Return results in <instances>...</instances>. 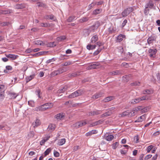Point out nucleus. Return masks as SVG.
<instances>
[{
    "instance_id": "42",
    "label": "nucleus",
    "mask_w": 160,
    "mask_h": 160,
    "mask_svg": "<svg viewBox=\"0 0 160 160\" xmlns=\"http://www.w3.org/2000/svg\"><path fill=\"white\" fill-rule=\"evenodd\" d=\"M77 97L78 96L76 95V93L75 92H74L70 94V95H68V98H73Z\"/></svg>"
},
{
    "instance_id": "32",
    "label": "nucleus",
    "mask_w": 160,
    "mask_h": 160,
    "mask_svg": "<svg viewBox=\"0 0 160 160\" xmlns=\"http://www.w3.org/2000/svg\"><path fill=\"white\" fill-rule=\"evenodd\" d=\"M104 48V47L100 48H98L96 51L93 53L94 56L97 55L99 54L101 51V50Z\"/></svg>"
},
{
    "instance_id": "39",
    "label": "nucleus",
    "mask_w": 160,
    "mask_h": 160,
    "mask_svg": "<svg viewBox=\"0 0 160 160\" xmlns=\"http://www.w3.org/2000/svg\"><path fill=\"white\" fill-rule=\"evenodd\" d=\"M47 45L48 47H53L56 46L54 42H48Z\"/></svg>"
},
{
    "instance_id": "25",
    "label": "nucleus",
    "mask_w": 160,
    "mask_h": 160,
    "mask_svg": "<svg viewBox=\"0 0 160 160\" xmlns=\"http://www.w3.org/2000/svg\"><path fill=\"white\" fill-rule=\"evenodd\" d=\"M142 109V106H139L134 108L133 109V112H134L136 114L138 111H140Z\"/></svg>"
},
{
    "instance_id": "2",
    "label": "nucleus",
    "mask_w": 160,
    "mask_h": 160,
    "mask_svg": "<svg viewBox=\"0 0 160 160\" xmlns=\"http://www.w3.org/2000/svg\"><path fill=\"white\" fill-rule=\"evenodd\" d=\"M133 8L132 7H129L125 9L122 13V17H126L130 13L133 11Z\"/></svg>"
},
{
    "instance_id": "61",
    "label": "nucleus",
    "mask_w": 160,
    "mask_h": 160,
    "mask_svg": "<svg viewBox=\"0 0 160 160\" xmlns=\"http://www.w3.org/2000/svg\"><path fill=\"white\" fill-rule=\"evenodd\" d=\"M72 64L71 62L68 61L65 62L64 64H62V66H66Z\"/></svg>"
},
{
    "instance_id": "55",
    "label": "nucleus",
    "mask_w": 160,
    "mask_h": 160,
    "mask_svg": "<svg viewBox=\"0 0 160 160\" xmlns=\"http://www.w3.org/2000/svg\"><path fill=\"white\" fill-rule=\"evenodd\" d=\"M40 26L42 27H46L50 26L49 25H48V24L47 23H42L40 24Z\"/></svg>"
},
{
    "instance_id": "4",
    "label": "nucleus",
    "mask_w": 160,
    "mask_h": 160,
    "mask_svg": "<svg viewBox=\"0 0 160 160\" xmlns=\"http://www.w3.org/2000/svg\"><path fill=\"white\" fill-rule=\"evenodd\" d=\"M0 87V101L2 100L4 98V86H1Z\"/></svg>"
},
{
    "instance_id": "20",
    "label": "nucleus",
    "mask_w": 160,
    "mask_h": 160,
    "mask_svg": "<svg viewBox=\"0 0 160 160\" xmlns=\"http://www.w3.org/2000/svg\"><path fill=\"white\" fill-rule=\"evenodd\" d=\"M99 64L98 62H96L95 63L91 64L89 66V68L90 69H94L97 68V67L99 66Z\"/></svg>"
},
{
    "instance_id": "48",
    "label": "nucleus",
    "mask_w": 160,
    "mask_h": 160,
    "mask_svg": "<svg viewBox=\"0 0 160 160\" xmlns=\"http://www.w3.org/2000/svg\"><path fill=\"white\" fill-rule=\"evenodd\" d=\"M58 69L59 70L60 74L64 72H66L67 70L66 68H59Z\"/></svg>"
},
{
    "instance_id": "38",
    "label": "nucleus",
    "mask_w": 160,
    "mask_h": 160,
    "mask_svg": "<svg viewBox=\"0 0 160 160\" xmlns=\"http://www.w3.org/2000/svg\"><path fill=\"white\" fill-rule=\"evenodd\" d=\"M114 138V136L112 135H108L106 136V140L108 141H110Z\"/></svg>"
},
{
    "instance_id": "22",
    "label": "nucleus",
    "mask_w": 160,
    "mask_h": 160,
    "mask_svg": "<svg viewBox=\"0 0 160 160\" xmlns=\"http://www.w3.org/2000/svg\"><path fill=\"white\" fill-rule=\"evenodd\" d=\"M97 133V131L95 130H92L89 132H87L86 134V136H90L93 134H95Z\"/></svg>"
},
{
    "instance_id": "27",
    "label": "nucleus",
    "mask_w": 160,
    "mask_h": 160,
    "mask_svg": "<svg viewBox=\"0 0 160 160\" xmlns=\"http://www.w3.org/2000/svg\"><path fill=\"white\" fill-rule=\"evenodd\" d=\"M35 75H30L29 76L27 77L26 78V81L27 83L28 82L31 80H32L34 77Z\"/></svg>"
},
{
    "instance_id": "29",
    "label": "nucleus",
    "mask_w": 160,
    "mask_h": 160,
    "mask_svg": "<svg viewBox=\"0 0 160 160\" xmlns=\"http://www.w3.org/2000/svg\"><path fill=\"white\" fill-rule=\"evenodd\" d=\"M65 142V138H62L58 140V144L59 145H62L64 144Z\"/></svg>"
},
{
    "instance_id": "12",
    "label": "nucleus",
    "mask_w": 160,
    "mask_h": 160,
    "mask_svg": "<svg viewBox=\"0 0 160 160\" xmlns=\"http://www.w3.org/2000/svg\"><path fill=\"white\" fill-rule=\"evenodd\" d=\"M157 50L156 49H150L148 50V52L149 53V56L150 57H153L154 56H155L157 53Z\"/></svg>"
},
{
    "instance_id": "30",
    "label": "nucleus",
    "mask_w": 160,
    "mask_h": 160,
    "mask_svg": "<svg viewBox=\"0 0 160 160\" xmlns=\"http://www.w3.org/2000/svg\"><path fill=\"white\" fill-rule=\"evenodd\" d=\"M102 11L101 9H98L94 10L93 12V14L94 15H97L100 13Z\"/></svg>"
},
{
    "instance_id": "36",
    "label": "nucleus",
    "mask_w": 160,
    "mask_h": 160,
    "mask_svg": "<svg viewBox=\"0 0 160 160\" xmlns=\"http://www.w3.org/2000/svg\"><path fill=\"white\" fill-rule=\"evenodd\" d=\"M54 17L53 15H46L44 16V18L46 19H50L51 20H53L54 19Z\"/></svg>"
},
{
    "instance_id": "23",
    "label": "nucleus",
    "mask_w": 160,
    "mask_h": 160,
    "mask_svg": "<svg viewBox=\"0 0 160 160\" xmlns=\"http://www.w3.org/2000/svg\"><path fill=\"white\" fill-rule=\"evenodd\" d=\"M12 70V67L10 65L7 66L6 67V69L4 70V72L5 73H8L9 71Z\"/></svg>"
},
{
    "instance_id": "45",
    "label": "nucleus",
    "mask_w": 160,
    "mask_h": 160,
    "mask_svg": "<svg viewBox=\"0 0 160 160\" xmlns=\"http://www.w3.org/2000/svg\"><path fill=\"white\" fill-rule=\"evenodd\" d=\"M51 149L50 148L47 149L44 152V156L45 157L48 155L51 151Z\"/></svg>"
},
{
    "instance_id": "10",
    "label": "nucleus",
    "mask_w": 160,
    "mask_h": 160,
    "mask_svg": "<svg viewBox=\"0 0 160 160\" xmlns=\"http://www.w3.org/2000/svg\"><path fill=\"white\" fill-rule=\"evenodd\" d=\"M156 37L154 36H151L149 37L147 39V42L150 44L152 43L154 41H156Z\"/></svg>"
},
{
    "instance_id": "14",
    "label": "nucleus",
    "mask_w": 160,
    "mask_h": 160,
    "mask_svg": "<svg viewBox=\"0 0 160 160\" xmlns=\"http://www.w3.org/2000/svg\"><path fill=\"white\" fill-rule=\"evenodd\" d=\"M140 102L143 100H148L151 99V97L148 95H145L142 97H138Z\"/></svg>"
},
{
    "instance_id": "50",
    "label": "nucleus",
    "mask_w": 160,
    "mask_h": 160,
    "mask_svg": "<svg viewBox=\"0 0 160 160\" xmlns=\"http://www.w3.org/2000/svg\"><path fill=\"white\" fill-rule=\"evenodd\" d=\"M119 143L118 142H116L112 144V148L113 149H115L116 148L117 146H118Z\"/></svg>"
},
{
    "instance_id": "8",
    "label": "nucleus",
    "mask_w": 160,
    "mask_h": 160,
    "mask_svg": "<svg viewBox=\"0 0 160 160\" xmlns=\"http://www.w3.org/2000/svg\"><path fill=\"white\" fill-rule=\"evenodd\" d=\"M100 25V22L99 21H97L95 22L94 24L92 25L90 28V29L93 31L97 29Z\"/></svg>"
},
{
    "instance_id": "40",
    "label": "nucleus",
    "mask_w": 160,
    "mask_h": 160,
    "mask_svg": "<svg viewBox=\"0 0 160 160\" xmlns=\"http://www.w3.org/2000/svg\"><path fill=\"white\" fill-rule=\"evenodd\" d=\"M89 18L88 17H83L79 20V22H83L88 21Z\"/></svg>"
},
{
    "instance_id": "24",
    "label": "nucleus",
    "mask_w": 160,
    "mask_h": 160,
    "mask_svg": "<svg viewBox=\"0 0 160 160\" xmlns=\"http://www.w3.org/2000/svg\"><path fill=\"white\" fill-rule=\"evenodd\" d=\"M60 74V73L59 70L58 69H57L53 71L51 73V75L52 77H54Z\"/></svg>"
},
{
    "instance_id": "44",
    "label": "nucleus",
    "mask_w": 160,
    "mask_h": 160,
    "mask_svg": "<svg viewBox=\"0 0 160 160\" xmlns=\"http://www.w3.org/2000/svg\"><path fill=\"white\" fill-rule=\"evenodd\" d=\"M66 39V37L64 36H60L59 37H58L57 38V39L58 41H62Z\"/></svg>"
},
{
    "instance_id": "63",
    "label": "nucleus",
    "mask_w": 160,
    "mask_h": 160,
    "mask_svg": "<svg viewBox=\"0 0 160 160\" xmlns=\"http://www.w3.org/2000/svg\"><path fill=\"white\" fill-rule=\"evenodd\" d=\"M94 4L95 5H102L103 3V2L102 1H99V2H94Z\"/></svg>"
},
{
    "instance_id": "47",
    "label": "nucleus",
    "mask_w": 160,
    "mask_h": 160,
    "mask_svg": "<svg viewBox=\"0 0 160 160\" xmlns=\"http://www.w3.org/2000/svg\"><path fill=\"white\" fill-rule=\"evenodd\" d=\"M135 112H133V110L131 111L130 112H129L128 111V117H131L134 116L135 114Z\"/></svg>"
},
{
    "instance_id": "26",
    "label": "nucleus",
    "mask_w": 160,
    "mask_h": 160,
    "mask_svg": "<svg viewBox=\"0 0 160 160\" xmlns=\"http://www.w3.org/2000/svg\"><path fill=\"white\" fill-rule=\"evenodd\" d=\"M103 122V121L100 120L98 121H96L95 122H93L92 124V126H96L99 124H102Z\"/></svg>"
},
{
    "instance_id": "34",
    "label": "nucleus",
    "mask_w": 160,
    "mask_h": 160,
    "mask_svg": "<svg viewBox=\"0 0 160 160\" xmlns=\"http://www.w3.org/2000/svg\"><path fill=\"white\" fill-rule=\"evenodd\" d=\"M75 92L78 97L81 95L83 93V91L81 89L77 90Z\"/></svg>"
},
{
    "instance_id": "54",
    "label": "nucleus",
    "mask_w": 160,
    "mask_h": 160,
    "mask_svg": "<svg viewBox=\"0 0 160 160\" xmlns=\"http://www.w3.org/2000/svg\"><path fill=\"white\" fill-rule=\"evenodd\" d=\"M75 18V17L74 16H70L67 19V21L68 22H71L73 21V20Z\"/></svg>"
},
{
    "instance_id": "51",
    "label": "nucleus",
    "mask_w": 160,
    "mask_h": 160,
    "mask_svg": "<svg viewBox=\"0 0 160 160\" xmlns=\"http://www.w3.org/2000/svg\"><path fill=\"white\" fill-rule=\"evenodd\" d=\"M153 148V146L152 145H151L148 146L147 148V152H149Z\"/></svg>"
},
{
    "instance_id": "7",
    "label": "nucleus",
    "mask_w": 160,
    "mask_h": 160,
    "mask_svg": "<svg viewBox=\"0 0 160 160\" xmlns=\"http://www.w3.org/2000/svg\"><path fill=\"white\" fill-rule=\"evenodd\" d=\"M123 72L122 70H118L110 72L108 74L110 76H113L122 74Z\"/></svg>"
},
{
    "instance_id": "17",
    "label": "nucleus",
    "mask_w": 160,
    "mask_h": 160,
    "mask_svg": "<svg viewBox=\"0 0 160 160\" xmlns=\"http://www.w3.org/2000/svg\"><path fill=\"white\" fill-rule=\"evenodd\" d=\"M41 124V122L39 119H36L35 121L33 123V125L34 127H37Z\"/></svg>"
},
{
    "instance_id": "6",
    "label": "nucleus",
    "mask_w": 160,
    "mask_h": 160,
    "mask_svg": "<svg viewBox=\"0 0 160 160\" xmlns=\"http://www.w3.org/2000/svg\"><path fill=\"white\" fill-rule=\"evenodd\" d=\"M102 111L95 110L94 111H91L88 112V116H94L95 115H98L101 113Z\"/></svg>"
},
{
    "instance_id": "13",
    "label": "nucleus",
    "mask_w": 160,
    "mask_h": 160,
    "mask_svg": "<svg viewBox=\"0 0 160 160\" xmlns=\"http://www.w3.org/2000/svg\"><path fill=\"white\" fill-rule=\"evenodd\" d=\"M131 76L132 75L131 74H129L128 75H125L122 77L123 80L125 82H128L130 80V78Z\"/></svg>"
},
{
    "instance_id": "53",
    "label": "nucleus",
    "mask_w": 160,
    "mask_h": 160,
    "mask_svg": "<svg viewBox=\"0 0 160 160\" xmlns=\"http://www.w3.org/2000/svg\"><path fill=\"white\" fill-rule=\"evenodd\" d=\"M48 128L49 129H51V130H53L55 128V125L52 124H50L49 125L48 127Z\"/></svg>"
},
{
    "instance_id": "3",
    "label": "nucleus",
    "mask_w": 160,
    "mask_h": 160,
    "mask_svg": "<svg viewBox=\"0 0 160 160\" xmlns=\"http://www.w3.org/2000/svg\"><path fill=\"white\" fill-rule=\"evenodd\" d=\"M87 123L86 120L80 121L74 124V126L77 128L81 127L86 125Z\"/></svg>"
},
{
    "instance_id": "43",
    "label": "nucleus",
    "mask_w": 160,
    "mask_h": 160,
    "mask_svg": "<svg viewBox=\"0 0 160 160\" xmlns=\"http://www.w3.org/2000/svg\"><path fill=\"white\" fill-rule=\"evenodd\" d=\"M128 111H126L123 112L122 113L119 115V117H124L128 116Z\"/></svg>"
},
{
    "instance_id": "60",
    "label": "nucleus",
    "mask_w": 160,
    "mask_h": 160,
    "mask_svg": "<svg viewBox=\"0 0 160 160\" xmlns=\"http://www.w3.org/2000/svg\"><path fill=\"white\" fill-rule=\"evenodd\" d=\"M94 2H93L92 3L89 4L88 6V10H90L92 9L95 5Z\"/></svg>"
},
{
    "instance_id": "19",
    "label": "nucleus",
    "mask_w": 160,
    "mask_h": 160,
    "mask_svg": "<svg viewBox=\"0 0 160 160\" xmlns=\"http://www.w3.org/2000/svg\"><path fill=\"white\" fill-rule=\"evenodd\" d=\"M64 116L63 113H58L55 116L56 118L58 120H60Z\"/></svg>"
},
{
    "instance_id": "5",
    "label": "nucleus",
    "mask_w": 160,
    "mask_h": 160,
    "mask_svg": "<svg viewBox=\"0 0 160 160\" xmlns=\"http://www.w3.org/2000/svg\"><path fill=\"white\" fill-rule=\"evenodd\" d=\"M8 95L9 98L10 99H15L18 95L17 93L12 91H9Z\"/></svg>"
},
{
    "instance_id": "59",
    "label": "nucleus",
    "mask_w": 160,
    "mask_h": 160,
    "mask_svg": "<svg viewBox=\"0 0 160 160\" xmlns=\"http://www.w3.org/2000/svg\"><path fill=\"white\" fill-rule=\"evenodd\" d=\"M134 140L136 143L139 142V138L138 135L135 136L134 137Z\"/></svg>"
},
{
    "instance_id": "28",
    "label": "nucleus",
    "mask_w": 160,
    "mask_h": 160,
    "mask_svg": "<svg viewBox=\"0 0 160 160\" xmlns=\"http://www.w3.org/2000/svg\"><path fill=\"white\" fill-rule=\"evenodd\" d=\"M153 93V91L151 89L145 90L143 91V94H151Z\"/></svg>"
},
{
    "instance_id": "11",
    "label": "nucleus",
    "mask_w": 160,
    "mask_h": 160,
    "mask_svg": "<svg viewBox=\"0 0 160 160\" xmlns=\"http://www.w3.org/2000/svg\"><path fill=\"white\" fill-rule=\"evenodd\" d=\"M125 35L122 34H120L117 37L116 42H120L123 40V39H125Z\"/></svg>"
},
{
    "instance_id": "46",
    "label": "nucleus",
    "mask_w": 160,
    "mask_h": 160,
    "mask_svg": "<svg viewBox=\"0 0 160 160\" xmlns=\"http://www.w3.org/2000/svg\"><path fill=\"white\" fill-rule=\"evenodd\" d=\"M148 6L149 8H151L153 6V4L152 0H149L148 4Z\"/></svg>"
},
{
    "instance_id": "41",
    "label": "nucleus",
    "mask_w": 160,
    "mask_h": 160,
    "mask_svg": "<svg viewBox=\"0 0 160 160\" xmlns=\"http://www.w3.org/2000/svg\"><path fill=\"white\" fill-rule=\"evenodd\" d=\"M145 116L144 115H142V116H141L138 118V120L137 121H135V122H136L137 121H138V122H142V121L144 120L145 119Z\"/></svg>"
},
{
    "instance_id": "62",
    "label": "nucleus",
    "mask_w": 160,
    "mask_h": 160,
    "mask_svg": "<svg viewBox=\"0 0 160 160\" xmlns=\"http://www.w3.org/2000/svg\"><path fill=\"white\" fill-rule=\"evenodd\" d=\"M54 155L55 157H58L59 156V153L57 151L54 150Z\"/></svg>"
},
{
    "instance_id": "1",
    "label": "nucleus",
    "mask_w": 160,
    "mask_h": 160,
    "mask_svg": "<svg viewBox=\"0 0 160 160\" xmlns=\"http://www.w3.org/2000/svg\"><path fill=\"white\" fill-rule=\"evenodd\" d=\"M53 106L52 103H47L38 107V109L39 111H44L49 108H52Z\"/></svg>"
},
{
    "instance_id": "35",
    "label": "nucleus",
    "mask_w": 160,
    "mask_h": 160,
    "mask_svg": "<svg viewBox=\"0 0 160 160\" xmlns=\"http://www.w3.org/2000/svg\"><path fill=\"white\" fill-rule=\"evenodd\" d=\"M112 113L111 112H106L101 115V118H103L104 117H107L108 116H110L111 114Z\"/></svg>"
},
{
    "instance_id": "9",
    "label": "nucleus",
    "mask_w": 160,
    "mask_h": 160,
    "mask_svg": "<svg viewBox=\"0 0 160 160\" xmlns=\"http://www.w3.org/2000/svg\"><path fill=\"white\" fill-rule=\"evenodd\" d=\"M5 56L11 60H14L16 59L18 57L17 55H15L13 54H5Z\"/></svg>"
},
{
    "instance_id": "31",
    "label": "nucleus",
    "mask_w": 160,
    "mask_h": 160,
    "mask_svg": "<svg viewBox=\"0 0 160 160\" xmlns=\"http://www.w3.org/2000/svg\"><path fill=\"white\" fill-rule=\"evenodd\" d=\"M140 102L138 98L132 99L131 101V103L134 104L139 103Z\"/></svg>"
},
{
    "instance_id": "21",
    "label": "nucleus",
    "mask_w": 160,
    "mask_h": 160,
    "mask_svg": "<svg viewBox=\"0 0 160 160\" xmlns=\"http://www.w3.org/2000/svg\"><path fill=\"white\" fill-rule=\"evenodd\" d=\"M98 36L97 35H95L91 38V42L92 43H95L98 40Z\"/></svg>"
},
{
    "instance_id": "33",
    "label": "nucleus",
    "mask_w": 160,
    "mask_h": 160,
    "mask_svg": "<svg viewBox=\"0 0 160 160\" xmlns=\"http://www.w3.org/2000/svg\"><path fill=\"white\" fill-rule=\"evenodd\" d=\"M149 109V108L148 107H146L143 108L142 106V109L141 110V112L142 113H144L148 111Z\"/></svg>"
},
{
    "instance_id": "52",
    "label": "nucleus",
    "mask_w": 160,
    "mask_h": 160,
    "mask_svg": "<svg viewBox=\"0 0 160 160\" xmlns=\"http://www.w3.org/2000/svg\"><path fill=\"white\" fill-rule=\"evenodd\" d=\"M2 14H7L10 13L11 10H2Z\"/></svg>"
},
{
    "instance_id": "49",
    "label": "nucleus",
    "mask_w": 160,
    "mask_h": 160,
    "mask_svg": "<svg viewBox=\"0 0 160 160\" xmlns=\"http://www.w3.org/2000/svg\"><path fill=\"white\" fill-rule=\"evenodd\" d=\"M35 44L42 45H43V42L42 41L39 40L35 41L34 42Z\"/></svg>"
},
{
    "instance_id": "15",
    "label": "nucleus",
    "mask_w": 160,
    "mask_h": 160,
    "mask_svg": "<svg viewBox=\"0 0 160 160\" xmlns=\"http://www.w3.org/2000/svg\"><path fill=\"white\" fill-rule=\"evenodd\" d=\"M14 8L16 9H22L25 7V5L24 4H16L14 6Z\"/></svg>"
},
{
    "instance_id": "56",
    "label": "nucleus",
    "mask_w": 160,
    "mask_h": 160,
    "mask_svg": "<svg viewBox=\"0 0 160 160\" xmlns=\"http://www.w3.org/2000/svg\"><path fill=\"white\" fill-rule=\"evenodd\" d=\"M66 90V88L65 87H63L62 89H60L58 90V93H62L64 92Z\"/></svg>"
},
{
    "instance_id": "18",
    "label": "nucleus",
    "mask_w": 160,
    "mask_h": 160,
    "mask_svg": "<svg viewBox=\"0 0 160 160\" xmlns=\"http://www.w3.org/2000/svg\"><path fill=\"white\" fill-rule=\"evenodd\" d=\"M114 99V97L113 96H109L105 98L103 100V101L104 102H109L112 100H113Z\"/></svg>"
},
{
    "instance_id": "37",
    "label": "nucleus",
    "mask_w": 160,
    "mask_h": 160,
    "mask_svg": "<svg viewBox=\"0 0 160 160\" xmlns=\"http://www.w3.org/2000/svg\"><path fill=\"white\" fill-rule=\"evenodd\" d=\"M79 75V72H75L68 74V76L69 77H75Z\"/></svg>"
},
{
    "instance_id": "57",
    "label": "nucleus",
    "mask_w": 160,
    "mask_h": 160,
    "mask_svg": "<svg viewBox=\"0 0 160 160\" xmlns=\"http://www.w3.org/2000/svg\"><path fill=\"white\" fill-rule=\"evenodd\" d=\"M28 105L32 107H33L34 106V103L33 101H28Z\"/></svg>"
},
{
    "instance_id": "16",
    "label": "nucleus",
    "mask_w": 160,
    "mask_h": 160,
    "mask_svg": "<svg viewBox=\"0 0 160 160\" xmlns=\"http://www.w3.org/2000/svg\"><path fill=\"white\" fill-rule=\"evenodd\" d=\"M102 94L101 92L97 93L94 94L92 97V98L93 99H96L101 97L102 96Z\"/></svg>"
},
{
    "instance_id": "58",
    "label": "nucleus",
    "mask_w": 160,
    "mask_h": 160,
    "mask_svg": "<svg viewBox=\"0 0 160 160\" xmlns=\"http://www.w3.org/2000/svg\"><path fill=\"white\" fill-rule=\"evenodd\" d=\"M139 83L140 82L136 81L134 82L131 83V86H139Z\"/></svg>"
},
{
    "instance_id": "64",
    "label": "nucleus",
    "mask_w": 160,
    "mask_h": 160,
    "mask_svg": "<svg viewBox=\"0 0 160 160\" xmlns=\"http://www.w3.org/2000/svg\"><path fill=\"white\" fill-rule=\"evenodd\" d=\"M152 157V155L151 154H149L145 157V158H144V160H147L148 159H149L151 158V157Z\"/></svg>"
}]
</instances>
